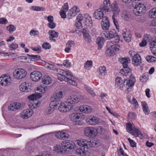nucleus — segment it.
Instances as JSON below:
<instances>
[{"mask_svg":"<svg viewBox=\"0 0 156 156\" xmlns=\"http://www.w3.org/2000/svg\"><path fill=\"white\" fill-rule=\"evenodd\" d=\"M80 98L76 95H72L68 98L66 102L61 104L58 109L60 112H66L73 108V104L79 101Z\"/></svg>","mask_w":156,"mask_h":156,"instance_id":"obj_1","label":"nucleus"},{"mask_svg":"<svg viewBox=\"0 0 156 156\" xmlns=\"http://www.w3.org/2000/svg\"><path fill=\"white\" fill-rule=\"evenodd\" d=\"M62 75L59 74L58 79L61 81L64 80L69 83L70 84L74 86H76L77 83L75 82L76 79L71 74V72L69 70L62 71Z\"/></svg>","mask_w":156,"mask_h":156,"instance_id":"obj_2","label":"nucleus"},{"mask_svg":"<svg viewBox=\"0 0 156 156\" xmlns=\"http://www.w3.org/2000/svg\"><path fill=\"white\" fill-rule=\"evenodd\" d=\"M77 143L80 147L89 149L92 146L94 147L98 145L99 141L94 140L91 142L90 140L89 141L83 139L80 140H78Z\"/></svg>","mask_w":156,"mask_h":156,"instance_id":"obj_3","label":"nucleus"},{"mask_svg":"<svg viewBox=\"0 0 156 156\" xmlns=\"http://www.w3.org/2000/svg\"><path fill=\"white\" fill-rule=\"evenodd\" d=\"M146 6L144 5L139 3L135 5L133 10V12L136 16H140L145 12Z\"/></svg>","mask_w":156,"mask_h":156,"instance_id":"obj_4","label":"nucleus"},{"mask_svg":"<svg viewBox=\"0 0 156 156\" xmlns=\"http://www.w3.org/2000/svg\"><path fill=\"white\" fill-rule=\"evenodd\" d=\"M27 71L24 69H18L13 72V75L17 79H22L25 78L27 74Z\"/></svg>","mask_w":156,"mask_h":156,"instance_id":"obj_5","label":"nucleus"},{"mask_svg":"<svg viewBox=\"0 0 156 156\" xmlns=\"http://www.w3.org/2000/svg\"><path fill=\"white\" fill-rule=\"evenodd\" d=\"M69 118L75 125H79L80 120L83 119L84 117L81 113H75L71 114L69 115Z\"/></svg>","mask_w":156,"mask_h":156,"instance_id":"obj_6","label":"nucleus"},{"mask_svg":"<svg viewBox=\"0 0 156 156\" xmlns=\"http://www.w3.org/2000/svg\"><path fill=\"white\" fill-rule=\"evenodd\" d=\"M84 133L86 136L94 137L97 134V130L93 127H87L85 129Z\"/></svg>","mask_w":156,"mask_h":156,"instance_id":"obj_7","label":"nucleus"},{"mask_svg":"<svg viewBox=\"0 0 156 156\" xmlns=\"http://www.w3.org/2000/svg\"><path fill=\"white\" fill-rule=\"evenodd\" d=\"M112 38H113L114 40L111 42V43H112V42L115 43H118L119 42V36L114 30L108 31L107 39H110Z\"/></svg>","mask_w":156,"mask_h":156,"instance_id":"obj_8","label":"nucleus"},{"mask_svg":"<svg viewBox=\"0 0 156 156\" xmlns=\"http://www.w3.org/2000/svg\"><path fill=\"white\" fill-rule=\"evenodd\" d=\"M42 75L41 72L39 71H34L30 74V78L34 81H38L40 80Z\"/></svg>","mask_w":156,"mask_h":156,"instance_id":"obj_9","label":"nucleus"},{"mask_svg":"<svg viewBox=\"0 0 156 156\" xmlns=\"http://www.w3.org/2000/svg\"><path fill=\"white\" fill-rule=\"evenodd\" d=\"M11 81L10 77L5 75H3L0 77V83L3 86L9 85Z\"/></svg>","mask_w":156,"mask_h":156,"instance_id":"obj_10","label":"nucleus"},{"mask_svg":"<svg viewBox=\"0 0 156 156\" xmlns=\"http://www.w3.org/2000/svg\"><path fill=\"white\" fill-rule=\"evenodd\" d=\"M86 122L88 124L94 125L97 124L99 119L98 118L94 116L89 115L87 118Z\"/></svg>","mask_w":156,"mask_h":156,"instance_id":"obj_11","label":"nucleus"},{"mask_svg":"<svg viewBox=\"0 0 156 156\" xmlns=\"http://www.w3.org/2000/svg\"><path fill=\"white\" fill-rule=\"evenodd\" d=\"M75 144L72 141L69 140L63 141L61 143L62 146L67 149H72L74 148Z\"/></svg>","mask_w":156,"mask_h":156,"instance_id":"obj_12","label":"nucleus"},{"mask_svg":"<svg viewBox=\"0 0 156 156\" xmlns=\"http://www.w3.org/2000/svg\"><path fill=\"white\" fill-rule=\"evenodd\" d=\"M55 151L58 154L68 153L66 148H65L63 146H61L60 145H56L54 149Z\"/></svg>","mask_w":156,"mask_h":156,"instance_id":"obj_13","label":"nucleus"},{"mask_svg":"<svg viewBox=\"0 0 156 156\" xmlns=\"http://www.w3.org/2000/svg\"><path fill=\"white\" fill-rule=\"evenodd\" d=\"M80 12V9L77 6H74L68 12L67 16L70 18L71 16H74Z\"/></svg>","mask_w":156,"mask_h":156,"instance_id":"obj_14","label":"nucleus"},{"mask_svg":"<svg viewBox=\"0 0 156 156\" xmlns=\"http://www.w3.org/2000/svg\"><path fill=\"white\" fill-rule=\"evenodd\" d=\"M111 10L113 15L118 16L120 12V10L118 7V4L115 2H114L111 5Z\"/></svg>","mask_w":156,"mask_h":156,"instance_id":"obj_15","label":"nucleus"},{"mask_svg":"<svg viewBox=\"0 0 156 156\" xmlns=\"http://www.w3.org/2000/svg\"><path fill=\"white\" fill-rule=\"evenodd\" d=\"M33 113V110L32 109H26L23 110L21 115V117L26 119L31 117Z\"/></svg>","mask_w":156,"mask_h":156,"instance_id":"obj_16","label":"nucleus"},{"mask_svg":"<svg viewBox=\"0 0 156 156\" xmlns=\"http://www.w3.org/2000/svg\"><path fill=\"white\" fill-rule=\"evenodd\" d=\"M94 17L96 19L98 20L103 19L104 17L106 16H104V14L102 10L101 9H98L96 10L94 12L93 14Z\"/></svg>","mask_w":156,"mask_h":156,"instance_id":"obj_17","label":"nucleus"},{"mask_svg":"<svg viewBox=\"0 0 156 156\" xmlns=\"http://www.w3.org/2000/svg\"><path fill=\"white\" fill-rule=\"evenodd\" d=\"M133 64L134 66H137L140 65L141 62V59L140 55L136 54L132 58Z\"/></svg>","mask_w":156,"mask_h":156,"instance_id":"obj_18","label":"nucleus"},{"mask_svg":"<svg viewBox=\"0 0 156 156\" xmlns=\"http://www.w3.org/2000/svg\"><path fill=\"white\" fill-rule=\"evenodd\" d=\"M122 35L125 40L127 42H129L131 41V35L129 31L127 30L126 29H124L122 31Z\"/></svg>","mask_w":156,"mask_h":156,"instance_id":"obj_19","label":"nucleus"},{"mask_svg":"<svg viewBox=\"0 0 156 156\" xmlns=\"http://www.w3.org/2000/svg\"><path fill=\"white\" fill-rule=\"evenodd\" d=\"M102 28L104 30H107L110 27L109 23L107 17H104L103 19L101 22Z\"/></svg>","mask_w":156,"mask_h":156,"instance_id":"obj_20","label":"nucleus"},{"mask_svg":"<svg viewBox=\"0 0 156 156\" xmlns=\"http://www.w3.org/2000/svg\"><path fill=\"white\" fill-rule=\"evenodd\" d=\"M80 112L85 113H90L91 111V107L88 105L81 106L79 109Z\"/></svg>","mask_w":156,"mask_h":156,"instance_id":"obj_21","label":"nucleus"},{"mask_svg":"<svg viewBox=\"0 0 156 156\" xmlns=\"http://www.w3.org/2000/svg\"><path fill=\"white\" fill-rule=\"evenodd\" d=\"M82 32L84 36V40L87 43H90L91 41V40L87 29H83Z\"/></svg>","mask_w":156,"mask_h":156,"instance_id":"obj_22","label":"nucleus"},{"mask_svg":"<svg viewBox=\"0 0 156 156\" xmlns=\"http://www.w3.org/2000/svg\"><path fill=\"white\" fill-rule=\"evenodd\" d=\"M131 133L136 137H140V139L143 138V134L141 133L140 131L138 129L136 128L133 127V130Z\"/></svg>","mask_w":156,"mask_h":156,"instance_id":"obj_23","label":"nucleus"},{"mask_svg":"<svg viewBox=\"0 0 156 156\" xmlns=\"http://www.w3.org/2000/svg\"><path fill=\"white\" fill-rule=\"evenodd\" d=\"M48 33L49 34V38L50 41L55 42L56 40L54 38L57 37L58 36V33L53 30H50Z\"/></svg>","mask_w":156,"mask_h":156,"instance_id":"obj_24","label":"nucleus"},{"mask_svg":"<svg viewBox=\"0 0 156 156\" xmlns=\"http://www.w3.org/2000/svg\"><path fill=\"white\" fill-rule=\"evenodd\" d=\"M29 83L27 82H25L22 83L19 86L20 90L22 92H27L29 88H28Z\"/></svg>","mask_w":156,"mask_h":156,"instance_id":"obj_25","label":"nucleus"},{"mask_svg":"<svg viewBox=\"0 0 156 156\" xmlns=\"http://www.w3.org/2000/svg\"><path fill=\"white\" fill-rule=\"evenodd\" d=\"M150 48L153 54L156 56V39L151 41Z\"/></svg>","mask_w":156,"mask_h":156,"instance_id":"obj_26","label":"nucleus"},{"mask_svg":"<svg viewBox=\"0 0 156 156\" xmlns=\"http://www.w3.org/2000/svg\"><path fill=\"white\" fill-rule=\"evenodd\" d=\"M63 93L62 91L57 90L54 93L51 98L55 99H61L63 97Z\"/></svg>","mask_w":156,"mask_h":156,"instance_id":"obj_27","label":"nucleus"},{"mask_svg":"<svg viewBox=\"0 0 156 156\" xmlns=\"http://www.w3.org/2000/svg\"><path fill=\"white\" fill-rule=\"evenodd\" d=\"M119 61L122 64L123 68L128 67V63H129V61H130V59L129 58H119Z\"/></svg>","mask_w":156,"mask_h":156,"instance_id":"obj_28","label":"nucleus"},{"mask_svg":"<svg viewBox=\"0 0 156 156\" xmlns=\"http://www.w3.org/2000/svg\"><path fill=\"white\" fill-rule=\"evenodd\" d=\"M42 82L45 84H49L51 83V77L48 75L44 76L42 79Z\"/></svg>","mask_w":156,"mask_h":156,"instance_id":"obj_29","label":"nucleus"},{"mask_svg":"<svg viewBox=\"0 0 156 156\" xmlns=\"http://www.w3.org/2000/svg\"><path fill=\"white\" fill-rule=\"evenodd\" d=\"M61 104V102L59 100L51 98V102L50 105H51L53 108L56 107L58 105H60Z\"/></svg>","mask_w":156,"mask_h":156,"instance_id":"obj_30","label":"nucleus"},{"mask_svg":"<svg viewBox=\"0 0 156 156\" xmlns=\"http://www.w3.org/2000/svg\"><path fill=\"white\" fill-rule=\"evenodd\" d=\"M104 41V37H98L97 38L96 42L98 45V50H100L101 49Z\"/></svg>","mask_w":156,"mask_h":156,"instance_id":"obj_31","label":"nucleus"},{"mask_svg":"<svg viewBox=\"0 0 156 156\" xmlns=\"http://www.w3.org/2000/svg\"><path fill=\"white\" fill-rule=\"evenodd\" d=\"M98 72L101 76H104L106 74L107 70L105 66H100L98 70Z\"/></svg>","mask_w":156,"mask_h":156,"instance_id":"obj_32","label":"nucleus"},{"mask_svg":"<svg viewBox=\"0 0 156 156\" xmlns=\"http://www.w3.org/2000/svg\"><path fill=\"white\" fill-rule=\"evenodd\" d=\"M132 80H126L124 82V85H128V86L132 87L134 84V82H135V79L134 77H133L132 79Z\"/></svg>","mask_w":156,"mask_h":156,"instance_id":"obj_33","label":"nucleus"},{"mask_svg":"<svg viewBox=\"0 0 156 156\" xmlns=\"http://www.w3.org/2000/svg\"><path fill=\"white\" fill-rule=\"evenodd\" d=\"M141 105L143 107V111L145 114L147 115L149 113V110L148 109V107L145 101L141 102Z\"/></svg>","mask_w":156,"mask_h":156,"instance_id":"obj_34","label":"nucleus"},{"mask_svg":"<svg viewBox=\"0 0 156 156\" xmlns=\"http://www.w3.org/2000/svg\"><path fill=\"white\" fill-rule=\"evenodd\" d=\"M122 17L126 21H129L130 19V16L126 11H124L121 15Z\"/></svg>","mask_w":156,"mask_h":156,"instance_id":"obj_35","label":"nucleus"},{"mask_svg":"<svg viewBox=\"0 0 156 156\" xmlns=\"http://www.w3.org/2000/svg\"><path fill=\"white\" fill-rule=\"evenodd\" d=\"M120 46L117 44H113L111 45L109 47L110 49L112 50L113 53L114 55L115 54V52L116 51H118L119 50V48Z\"/></svg>","mask_w":156,"mask_h":156,"instance_id":"obj_36","label":"nucleus"},{"mask_svg":"<svg viewBox=\"0 0 156 156\" xmlns=\"http://www.w3.org/2000/svg\"><path fill=\"white\" fill-rule=\"evenodd\" d=\"M149 15L151 18H156V8H153L150 10Z\"/></svg>","mask_w":156,"mask_h":156,"instance_id":"obj_37","label":"nucleus"},{"mask_svg":"<svg viewBox=\"0 0 156 156\" xmlns=\"http://www.w3.org/2000/svg\"><path fill=\"white\" fill-rule=\"evenodd\" d=\"M83 21L85 22V24L89 26L90 24H92V21L91 17L88 16L87 17H85L83 19Z\"/></svg>","mask_w":156,"mask_h":156,"instance_id":"obj_38","label":"nucleus"},{"mask_svg":"<svg viewBox=\"0 0 156 156\" xmlns=\"http://www.w3.org/2000/svg\"><path fill=\"white\" fill-rule=\"evenodd\" d=\"M33 102H35L34 101H30L28 103V105L30 107H31V108H36L39 106L40 103L37 101L35 103V104H34Z\"/></svg>","mask_w":156,"mask_h":156,"instance_id":"obj_39","label":"nucleus"},{"mask_svg":"<svg viewBox=\"0 0 156 156\" xmlns=\"http://www.w3.org/2000/svg\"><path fill=\"white\" fill-rule=\"evenodd\" d=\"M117 16H116L115 15H113L112 16V19L116 28L118 30H119V27L117 19H116Z\"/></svg>","mask_w":156,"mask_h":156,"instance_id":"obj_40","label":"nucleus"},{"mask_svg":"<svg viewBox=\"0 0 156 156\" xmlns=\"http://www.w3.org/2000/svg\"><path fill=\"white\" fill-rule=\"evenodd\" d=\"M40 94L39 95H36L34 94H32L31 95L29 96L28 98L30 100V101H34L35 100H37V98H40L41 97Z\"/></svg>","mask_w":156,"mask_h":156,"instance_id":"obj_41","label":"nucleus"},{"mask_svg":"<svg viewBox=\"0 0 156 156\" xmlns=\"http://www.w3.org/2000/svg\"><path fill=\"white\" fill-rule=\"evenodd\" d=\"M84 87L87 92L90 94L92 97H94L95 94L93 90H92L90 87H87L86 85H84Z\"/></svg>","mask_w":156,"mask_h":156,"instance_id":"obj_42","label":"nucleus"},{"mask_svg":"<svg viewBox=\"0 0 156 156\" xmlns=\"http://www.w3.org/2000/svg\"><path fill=\"white\" fill-rule=\"evenodd\" d=\"M27 55L30 57V58L31 59V60L35 62L40 59L41 57L38 55Z\"/></svg>","mask_w":156,"mask_h":156,"instance_id":"obj_43","label":"nucleus"},{"mask_svg":"<svg viewBox=\"0 0 156 156\" xmlns=\"http://www.w3.org/2000/svg\"><path fill=\"white\" fill-rule=\"evenodd\" d=\"M150 37L149 35H147V36H145L144 39L142 41L141 43H140V46L141 47L145 46L147 45L146 41L148 40L147 38H149Z\"/></svg>","mask_w":156,"mask_h":156,"instance_id":"obj_44","label":"nucleus"},{"mask_svg":"<svg viewBox=\"0 0 156 156\" xmlns=\"http://www.w3.org/2000/svg\"><path fill=\"white\" fill-rule=\"evenodd\" d=\"M76 154L78 155H79L81 156H86L87 155L85 152L83 151V150L80 148L77 149L76 150Z\"/></svg>","mask_w":156,"mask_h":156,"instance_id":"obj_45","label":"nucleus"},{"mask_svg":"<svg viewBox=\"0 0 156 156\" xmlns=\"http://www.w3.org/2000/svg\"><path fill=\"white\" fill-rule=\"evenodd\" d=\"M146 59L148 62H155L156 61V58L151 55L147 56L146 57Z\"/></svg>","mask_w":156,"mask_h":156,"instance_id":"obj_46","label":"nucleus"},{"mask_svg":"<svg viewBox=\"0 0 156 156\" xmlns=\"http://www.w3.org/2000/svg\"><path fill=\"white\" fill-rule=\"evenodd\" d=\"M51 106L47 108L45 110V113L47 115L51 114L54 110V108Z\"/></svg>","mask_w":156,"mask_h":156,"instance_id":"obj_47","label":"nucleus"},{"mask_svg":"<svg viewBox=\"0 0 156 156\" xmlns=\"http://www.w3.org/2000/svg\"><path fill=\"white\" fill-rule=\"evenodd\" d=\"M61 139L62 140H65L68 139L69 137V134L67 133L62 131V134L61 135Z\"/></svg>","mask_w":156,"mask_h":156,"instance_id":"obj_48","label":"nucleus"},{"mask_svg":"<svg viewBox=\"0 0 156 156\" xmlns=\"http://www.w3.org/2000/svg\"><path fill=\"white\" fill-rule=\"evenodd\" d=\"M123 83V81L121 78L118 77L115 79V85L119 86L121 84Z\"/></svg>","mask_w":156,"mask_h":156,"instance_id":"obj_49","label":"nucleus"},{"mask_svg":"<svg viewBox=\"0 0 156 156\" xmlns=\"http://www.w3.org/2000/svg\"><path fill=\"white\" fill-rule=\"evenodd\" d=\"M92 66V62L91 61H88L85 64L84 68L85 69H88L89 67H91Z\"/></svg>","mask_w":156,"mask_h":156,"instance_id":"obj_50","label":"nucleus"},{"mask_svg":"<svg viewBox=\"0 0 156 156\" xmlns=\"http://www.w3.org/2000/svg\"><path fill=\"white\" fill-rule=\"evenodd\" d=\"M9 47L10 50H13L18 48V46L16 43H13L12 44H9Z\"/></svg>","mask_w":156,"mask_h":156,"instance_id":"obj_51","label":"nucleus"},{"mask_svg":"<svg viewBox=\"0 0 156 156\" xmlns=\"http://www.w3.org/2000/svg\"><path fill=\"white\" fill-rule=\"evenodd\" d=\"M130 71V69L128 67H127L122 69L120 70V73L122 74H123V73L125 74L126 73H129Z\"/></svg>","mask_w":156,"mask_h":156,"instance_id":"obj_52","label":"nucleus"},{"mask_svg":"<svg viewBox=\"0 0 156 156\" xmlns=\"http://www.w3.org/2000/svg\"><path fill=\"white\" fill-rule=\"evenodd\" d=\"M32 9L33 10L36 11H44L45 10V9L43 7L37 6H32Z\"/></svg>","mask_w":156,"mask_h":156,"instance_id":"obj_53","label":"nucleus"},{"mask_svg":"<svg viewBox=\"0 0 156 156\" xmlns=\"http://www.w3.org/2000/svg\"><path fill=\"white\" fill-rule=\"evenodd\" d=\"M7 28L9 31L10 33L11 32H12L15 31L16 30L15 27L12 25H9L7 27Z\"/></svg>","mask_w":156,"mask_h":156,"instance_id":"obj_54","label":"nucleus"},{"mask_svg":"<svg viewBox=\"0 0 156 156\" xmlns=\"http://www.w3.org/2000/svg\"><path fill=\"white\" fill-rule=\"evenodd\" d=\"M51 45L49 43L47 42L44 43L42 45V48L45 49H49L51 48Z\"/></svg>","mask_w":156,"mask_h":156,"instance_id":"obj_55","label":"nucleus"},{"mask_svg":"<svg viewBox=\"0 0 156 156\" xmlns=\"http://www.w3.org/2000/svg\"><path fill=\"white\" fill-rule=\"evenodd\" d=\"M133 128L130 123H128L126 125V129L128 132H131L133 130Z\"/></svg>","mask_w":156,"mask_h":156,"instance_id":"obj_56","label":"nucleus"},{"mask_svg":"<svg viewBox=\"0 0 156 156\" xmlns=\"http://www.w3.org/2000/svg\"><path fill=\"white\" fill-rule=\"evenodd\" d=\"M135 113L134 112H129L128 115V119H133L135 118Z\"/></svg>","mask_w":156,"mask_h":156,"instance_id":"obj_57","label":"nucleus"},{"mask_svg":"<svg viewBox=\"0 0 156 156\" xmlns=\"http://www.w3.org/2000/svg\"><path fill=\"white\" fill-rule=\"evenodd\" d=\"M128 140L130 144L132 147H136V143L133 140L131 139L130 138H128Z\"/></svg>","mask_w":156,"mask_h":156,"instance_id":"obj_58","label":"nucleus"},{"mask_svg":"<svg viewBox=\"0 0 156 156\" xmlns=\"http://www.w3.org/2000/svg\"><path fill=\"white\" fill-rule=\"evenodd\" d=\"M15 104L12 103L8 106V108L9 110L11 111H13L15 110Z\"/></svg>","mask_w":156,"mask_h":156,"instance_id":"obj_59","label":"nucleus"},{"mask_svg":"<svg viewBox=\"0 0 156 156\" xmlns=\"http://www.w3.org/2000/svg\"><path fill=\"white\" fill-rule=\"evenodd\" d=\"M32 49L35 51H37L38 53H39L41 52V48L40 46H37V47L32 48Z\"/></svg>","mask_w":156,"mask_h":156,"instance_id":"obj_60","label":"nucleus"},{"mask_svg":"<svg viewBox=\"0 0 156 156\" xmlns=\"http://www.w3.org/2000/svg\"><path fill=\"white\" fill-rule=\"evenodd\" d=\"M63 64L65 66L67 67H70L71 66L70 63L69 62V60H65L64 61Z\"/></svg>","mask_w":156,"mask_h":156,"instance_id":"obj_61","label":"nucleus"},{"mask_svg":"<svg viewBox=\"0 0 156 156\" xmlns=\"http://www.w3.org/2000/svg\"><path fill=\"white\" fill-rule=\"evenodd\" d=\"M69 7L67 3H66L62 6L61 10H64V11H67L68 10Z\"/></svg>","mask_w":156,"mask_h":156,"instance_id":"obj_62","label":"nucleus"},{"mask_svg":"<svg viewBox=\"0 0 156 156\" xmlns=\"http://www.w3.org/2000/svg\"><path fill=\"white\" fill-rule=\"evenodd\" d=\"M48 26L49 28L53 29L55 27L56 24L53 22V21H52V22H51L48 23Z\"/></svg>","mask_w":156,"mask_h":156,"instance_id":"obj_63","label":"nucleus"},{"mask_svg":"<svg viewBox=\"0 0 156 156\" xmlns=\"http://www.w3.org/2000/svg\"><path fill=\"white\" fill-rule=\"evenodd\" d=\"M66 11H64V10H61L60 13L62 18H64L66 17Z\"/></svg>","mask_w":156,"mask_h":156,"instance_id":"obj_64","label":"nucleus"}]
</instances>
